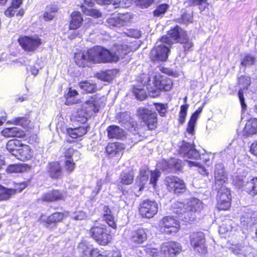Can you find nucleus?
<instances>
[{
    "mask_svg": "<svg viewBox=\"0 0 257 257\" xmlns=\"http://www.w3.org/2000/svg\"><path fill=\"white\" fill-rule=\"evenodd\" d=\"M112 60V55L108 49L96 45L86 51L79 50L75 53L74 61L79 67H89L91 64L107 63Z\"/></svg>",
    "mask_w": 257,
    "mask_h": 257,
    "instance_id": "1",
    "label": "nucleus"
},
{
    "mask_svg": "<svg viewBox=\"0 0 257 257\" xmlns=\"http://www.w3.org/2000/svg\"><path fill=\"white\" fill-rule=\"evenodd\" d=\"M202 208V203L200 200L192 198L186 204L179 202H174L172 205L171 210L180 219L185 222H190L195 219V212L200 211Z\"/></svg>",
    "mask_w": 257,
    "mask_h": 257,
    "instance_id": "2",
    "label": "nucleus"
},
{
    "mask_svg": "<svg viewBox=\"0 0 257 257\" xmlns=\"http://www.w3.org/2000/svg\"><path fill=\"white\" fill-rule=\"evenodd\" d=\"M142 79V83L146 85L149 95L152 97L159 96L162 90H170L173 85L171 79L165 75H155L151 78L143 74Z\"/></svg>",
    "mask_w": 257,
    "mask_h": 257,
    "instance_id": "3",
    "label": "nucleus"
},
{
    "mask_svg": "<svg viewBox=\"0 0 257 257\" xmlns=\"http://www.w3.org/2000/svg\"><path fill=\"white\" fill-rule=\"evenodd\" d=\"M6 149L19 160L27 161L32 158L33 151L31 147L18 139L9 140L6 144Z\"/></svg>",
    "mask_w": 257,
    "mask_h": 257,
    "instance_id": "4",
    "label": "nucleus"
},
{
    "mask_svg": "<svg viewBox=\"0 0 257 257\" xmlns=\"http://www.w3.org/2000/svg\"><path fill=\"white\" fill-rule=\"evenodd\" d=\"M90 236L101 245H106L111 242V230L104 224L92 226L89 230Z\"/></svg>",
    "mask_w": 257,
    "mask_h": 257,
    "instance_id": "5",
    "label": "nucleus"
},
{
    "mask_svg": "<svg viewBox=\"0 0 257 257\" xmlns=\"http://www.w3.org/2000/svg\"><path fill=\"white\" fill-rule=\"evenodd\" d=\"M18 42L22 49L27 53H34L44 43L37 35L36 36H20Z\"/></svg>",
    "mask_w": 257,
    "mask_h": 257,
    "instance_id": "6",
    "label": "nucleus"
},
{
    "mask_svg": "<svg viewBox=\"0 0 257 257\" xmlns=\"http://www.w3.org/2000/svg\"><path fill=\"white\" fill-rule=\"evenodd\" d=\"M67 197L66 191L59 189H52L44 192L40 198L37 199V202L39 203H51L65 200Z\"/></svg>",
    "mask_w": 257,
    "mask_h": 257,
    "instance_id": "7",
    "label": "nucleus"
},
{
    "mask_svg": "<svg viewBox=\"0 0 257 257\" xmlns=\"http://www.w3.org/2000/svg\"><path fill=\"white\" fill-rule=\"evenodd\" d=\"M137 115L149 130H154L157 127V117L155 112L147 108L140 107L137 109Z\"/></svg>",
    "mask_w": 257,
    "mask_h": 257,
    "instance_id": "8",
    "label": "nucleus"
},
{
    "mask_svg": "<svg viewBox=\"0 0 257 257\" xmlns=\"http://www.w3.org/2000/svg\"><path fill=\"white\" fill-rule=\"evenodd\" d=\"M186 32L178 26L171 30L168 33L161 39V43H165L167 45L171 46L174 43L180 42L181 39H185Z\"/></svg>",
    "mask_w": 257,
    "mask_h": 257,
    "instance_id": "9",
    "label": "nucleus"
},
{
    "mask_svg": "<svg viewBox=\"0 0 257 257\" xmlns=\"http://www.w3.org/2000/svg\"><path fill=\"white\" fill-rule=\"evenodd\" d=\"M43 216H41L40 219L43 225L47 228H53L63 222L67 217V213L65 212L55 211L47 216L45 219H42Z\"/></svg>",
    "mask_w": 257,
    "mask_h": 257,
    "instance_id": "10",
    "label": "nucleus"
},
{
    "mask_svg": "<svg viewBox=\"0 0 257 257\" xmlns=\"http://www.w3.org/2000/svg\"><path fill=\"white\" fill-rule=\"evenodd\" d=\"M217 208L219 210H227L231 206V195L230 190L224 186L218 190L216 196Z\"/></svg>",
    "mask_w": 257,
    "mask_h": 257,
    "instance_id": "11",
    "label": "nucleus"
},
{
    "mask_svg": "<svg viewBox=\"0 0 257 257\" xmlns=\"http://www.w3.org/2000/svg\"><path fill=\"white\" fill-rule=\"evenodd\" d=\"M165 43H161V40L157 42L154 48L151 51L150 58L153 61L166 60L169 52V46Z\"/></svg>",
    "mask_w": 257,
    "mask_h": 257,
    "instance_id": "12",
    "label": "nucleus"
},
{
    "mask_svg": "<svg viewBox=\"0 0 257 257\" xmlns=\"http://www.w3.org/2000/svg\"><path fill=\"white\" fill-rule=\"evenodd\" d=\"M100 97L97 94L89 97L84 103L82 107L86 112V114L92 116L97 113L100 108Z\"/></svg>",
    "mask_w": 257,
    "mask_h": 257,
    "instance_id": "13",
    "label": "nucleus"
},
{
    "mask_svg": "<svg viewBox=\"0 0 257 257\" xmlns=\"http://www.w3.org/2000/svg\"><path fill=\"white\" fill-rule=\"evenodd\" d=\"M160 226L167 234L175 233L178 231L180 225L178 220L171 216H165L160 222Z\"/></svg>",
    "mask_w": 257,
    "mask_h": 257,
    "instance_id": "14",
    "label": "nucleus"
},
{
    "mask_svg": "<svg viewBox=\"0 0 257 257\" xmlns=\"http://www.w3.org/2000/svg\"><path fill=\"white\" fill-rule=\"evenodd\" d=\"M158 209V204L154 201L146 200L140 204L139 211L141 215L147 218H151L157 214Z\"/></svg>",
    "mask_w": 257,
    "mask_h": 257,
    "instance_id": "15",
    "label": "nucleus"
},
{
    "mask_svg": "<svg viewBox=\"0 0 257 257\" xmlns=\"http://www.w3.org/2000/svg\"><path fill=\"white\" fill-rule=\"evenodd\" d=\"M88 128L89 125H88L74 128H67L66 134L72 140H66V142L71 144L77 141H81L82 137L87 133Z\"/></svg>",
    "mask_w": 257,
    "mask_h": 257,
    "instance_id": "16",
    "label": "nucleus"
},
{
    "mask_svg": "<svg viewBox=\"0 0 257 257\" xmlns=\"http://www.w3.org/2000/svg\"><path fill=\"white\" fill-rule=\"evenodd\" d=\"M191 245L194 250L199 253H204L206 252L205 239L203 233L195 232L190 236Z\"/></svg>",
    "mask_w": 257,
    "mask_h": 257,
    "instance_id": "17",
    "label": "nucleus"
},
{
    "mask_svg": "<svg viewBox=\"0 0 257 257\" xmlns=\"http://www.w3.org/2000/svg\"><path fill=\"white\" fill-rule=\"evenodd\" d=\"M47 174L49 178L58 180L63 178V168L59 161H51L47 166Z\"/></svg>",
    "mask_w": 257,
    "mask_h": 257,
    "instance_id": "18",
    "label": "nucleus"
},
{
    "mask_svg": "<svg viewBox=\"0 0 257 257\" xmlns=\"http://www.w3.org/2000/svg\"><path fill=\"white\" fill-rule=\"evenodd\" d=\"M182 247L179 243L175 241L165 242L161 247L160 251L164 255L174 257L180 253Z\"/></svg>",
    "mask_w": 257,
    "mask_h": 257,
    "instance_id": "19",
    "label": "nucleus"
},
{
    "mask_svg": "<svg viewBox=\"0 0 257 257\" xmlns=\"http://www.w3.org/2000/svg\"><path fill=\"white\" fill-rule=\"evenodd\" d=\"M166 182L168 190L175 193H180L186 187L184 181L177 177L168 176L166 178Z\"/></svg>",
    "mask_w": 257,
    "mask_h": 257,
    "instance_id": "20",
    "label": "nucleus"
},
{
    "mask_svg": "<svg viewBox=\"0 0 257 257\" xmlns=\"http://www.w3.org/2000/svg\"><path fill=\"white\" fill-rule=\"evenodd\" d=\"M1 135L5 138H24L26 136L25 132L19 127L16 126L5 127L1 132Z\"/></svg>",
    "mask_w": 257,
    "mask_h": 257,
    "instance_id": "21",
    "label": "nucleus"
},
{
    "mask_svg": "<svg viewBox=\"0 0 257 257\" xmlns=\"http://www.w3.org/2000/svg\"><path fill=\"white\" fill-rule=\"evenodd\" d=\"M180 154L185 158L197 160L200 157L199 152L194 148L192 144L188 143H184L180 148Z\"/></svg>",
    "mask_w": 257,
    "mask_h": 257,
    "instance_id": "22",
    "label": "nucleus"
},
{
    "mask_svg": "<svg viewBox=\"0 0 257 257\" xmlns=\"http://www.w3.org/2000/svg\"><path fill=\"white\" fill-rule=\"evenodd\" d=\"M13 123L17 125L21 126L27 131H30L34 127L33 123L31 121L30 115L29 114H26L24 116L15 117L13 120Z\"/></svg>",
    "mask_w": 257,
    "mask_h": 257,
    "instance_id": "23",
    "label": "nucleus"
},
{
    "mask_svg": "<svg viewBox=\"0 0 257 257\" xmlns=\"http://www.w3.org/2000/svg\"><path fill=\"white\" fill-rule=\"evenodd\" d=\"M150 170L148 168H142L140 171V174L138 176L135 186V189L138 190L139 192L142 191L145 185L147 183L150 176Z\"/></svg>",
    "mask_w": 257,
    "mask_h": 257,
    "instance_id": "24",
    "label": "nucleus"
},
{
    "mask_svg": "<svg viewBox=\"0 0 257 257\" xmlns=\"http://www.w3.org/2000/svg\"><path fill=\"white\" fill-rule=\"evenodd\" d=\"M163 166L161 164L158 165V168L162 169L164 171L170 172L171 170H179L181 168V161L178 159L173 158L167 162L166 160L162 161Z\"/></svg>",
    "mask_w": 257,
    "mask_h": 257,
    "instance_id": "25",
    "label": "nucleus"
},
{
    "mask_svg": "<svg viewBox=\"0 0 257 257\" xmlns=\"http://www.w3.org/2000/svg\"><path fill=\"white\" fill-rule=\"evenodd\" d=\"M215 183L218 186L225 183L227 180V176L221 164L216 165L214 170Z\"/></svg>",
    "mask_w": 257,
    "mask_h": 257,
    "instance_id": "26",
    "label": "nucleus"
},
{
    "mask_svg": "<svg viewBox=\"0 0 257 257\" xmlns=\"http://www.w3.org/2000/svg\"><path fill=\"white\" fill-rule=\"evenodd\" d=\"M78 86L83 94L93 93L98 90L97 83L88 80L80 81L78 83Z\"/></svg>",
    "mask_w": 257,
    "mask_h": 257,
    "instance_id": "27",
    "label": "nucleus"
},
{
    "mask_svg": "<svg viewBox=\"0 0 257 257\" xmlns=\"http://www.w3.org/2000/svg\"><path fill=\"white\" fill-rule=\"evenodd\" d=\"M70 17L69 29L74 30L80 28L83 21L81 13L78 11H74L71 14Z\"/></svg>",
    "mask_w": 257,
    "mask_h": 257,
    "instance_id": "28",
    "label": "nucleus"
},
{
    "mask_svg": "<svg viewBox=\"0 0 257 257\" xmlns=\"http://www.w3.org/2000/svg\"><path fill=\"white\" fill-rule=\"evenodd\" d=\"M147 239L146 232L144 229L140 228L134 231L131 237V242L136 244H140Z\"/></svg>",
    "mask_w": 257,
    "mask_h": 257,
    "instance_id": "29",
    "label": "nucleus"
},
{
    "mask_svg": "<svg viewBox=\"0 0 257 257\" xmlns=\"http://www.w3.org/2000/svg\"><path fill=\"white\" fill-rule=\"evenodd\" d=\"M257 133V118H253L248 120L243 130V135L245 136Z\"/></svg>",
    "mask_w": 257,
    "mask_h": 257,
    "instance_id": "30",
    "label": "nucleus"
},
{
    "mask_svg": "<svg viewBox=\"0 0 257 257\" xmlns=\"http://www.w3.org/2000/svg\"><path fill=\"white\" fill-rule=\"evenodd\" d=\"M58 7L54 4L48 5L43 13V18L45 21H50L54 19L58 11Z\"/></svg>",
    "mask_w": 257,
    "mask_h": 257,
    "instance_id": "31",
    "label": "nucleus"
},
{
    "mask_svg": "<svg viewBox=\"0 0 257 257\" xmlns=\"http://www.w3.org/2000/svg\"><path fill=\"white\" fill-rule=\"evenodd\" d=\"M113 26H121L128 22L132 17L130 14H122L113 13Z\"/></svg>",
    "mask_w": 257,
    "mask_h": 257,
    "instance_id": "32",
    "label": "nucleus"
},
{
    "mask_svg": "<svg viewBox=\"0 0 257 257\" xmlns=\"http://www.w3.org/2000/svg\"><path fill=\"white\" fill-rule=\"evenodd\" d=\"M78 94V92L76 90L73 89L71 87H69L67 92L64 94L65 104L66 105H71L78 103L79 99L75 98Z\"/></svg>",
    "mask_w": 257,
    "mask_h": 257,
    "instance_id": "33",
    "label": "nucleus"
},
{
    "mask_svg": "<svg viewBox=\"0 0 257 257\" xmlns=\"http://www.w3.org/2000/svg\"><path fill=\"white\" fill-rule=\"evenodd\" d=\"M244 190L251 196L257 194V177L253 178L243 186Z\"/></svg>",
    "mask_w": 257,
    "mask_h": 257,
    "instance_id": "34",
    "label": "nucleus"
},
{
    "mask_svg": "<svg viewBox=\"0 0 257 257\" xmlns=\"http://www.w3.org/2000/svg\"><path fill=\"white\" fill-rule=\"evenodd\" d=\"M90 117L91 116L86 114L85 110L81 107L77 110L74 119L75 121L84 124L87 121L88 118Z\"/></svg>",
    "mask_w": 257,
    "mask_h": 257,
    "instance_id": "35",
    "label": "nucleus"
},
{
    "mask_svg": "<svg viewBox=\"0 0 257 257\" xmlns=\"http://www.w3.org/2000/svg\"><path fill=\"white\" fill-rule=\"evenodd\" d=\"M186 4L190 7L198 6V8L201 12H202L207 8L208 7V3L207 0H188L186 1Z\"/></svg>",
    "mask_w": 257,
    "mask_h": 257,
    "instance_id": "36",
    "label": "nucleus"
},
{
    "mask_svg": "<svg viewBox=\"0 0 257 257\" xmlns=\"http://www.w3.org/2000/svg\"><path fill=\"white\" fill-rule=\"evenodd\" d=\"M115 49L117 50V52L113 53V62H117L119 59V57L116 54V53L119 54V51L120 50V57L123 58V56L128 53L131 49L126 45H122L115 46Z\"/></svg>",
    "mask_w": 257,
    "mask_h": 257,
    "instance_id": "37",
    "label": "nucleus"
},
{
    "mask_svg": "<svg viewBox=\"0 0 257 257\" xmlns=\"http://www.w3.org/2000/svg\"><path fill=\"white\" fill-rule=\"evenodd\" d=\"M29 183V180L18 183L14 182V188H10L12 191H11L12 196L16 194V193L22 192L28 186Z\"/></svg>",
    "mask_w": 257,
    "mask_h": 257,
    "instance_id": "38",
    "label": "nucleus"
},
{
    "mask_svg": "<svg viewBox=\"0 0 257 257\" xmlns=\"http://www.w3.org/2000/svg\"><path fill=\"white\" fill-rule=\"evenodd\" d=\"M134 180V174L130 171L127 172L123 171L121 173L120 176V182L124 185H129L131 184Z\"/></svg>",
    "mask_w": 257,
    "mask_h": 257,
    "instance_id": "39",
    "label": "nucleus"
},
{
    "mask_svg": "<svg viewBox=\"0 0 257 257\" xmlns=\"http://www.w3.org/2000/svg\"><path fill=\"white\" fill-rule=\"evenodd\" d=\"M133 92L136 98L140 100L145 99L147 96V92L144 88L141 86H134Z\"/></svg>",
    "mask_w": 257,
    "mask_h": 257,
    "instance_id": "40",
    "label": "nucleus"
},
{
    "mask_svg": "<svg viewBox=\"0 0 257 257\" xmlns=\"http://www.w3.org/2000/svg\"><path fill=\"white\" fill-rule=\"evenodd\" d=\"M124 149L123 145L119 143H113V157L116 158L115 160L118 161L123 154Z\"/></svg>",
    "mask_w": 257,
    "mask_h": 257,
    "instance_id": "41",
    "label": "nucleus"
},
{
    "mask_svg": "<svg viewBox=\"0 0 257 257\" xmlns=\"http://www.w3.org/2000/svg\"><path fill=\"white\" fill-rule=\"evenodd\" d=\"M11 191L10 188L0 184V201L8 200L12 196Z\"/></svg>",
    "mask_w": 257,
    "mask_h": 257,
    "instance_id": "42",
    "label": "nucleus"
},
{
    "mask_svg": "<svg viewBox=\"0 0 257 257\" xmlns=\"http://www.w3.org/2000/svg\"><path fill=\"white\" fill-rule=\"evenodd\" d=\"M64 171L70 174L73 172L76 168V163L73 159H66L64 162Z\"/></svg>",
    "mask_w": 257,
    "mask_h": 257,
    "instance_id": "43",
    "label": "nucleus"
},
{
    "mask_svg": "<svg viewBox=\"0 0 257 257\" xmlns=\"http://www.w3.org/2000/svg\"><path fill=\"white\" fill-rule=\"evenodd\" d=\"M27 168H29L26 165L13 164L9 166L8 171L10 173H21L26 170Z\"/></svg>",
    "mask_w": 257,
    "mask_h": 257,
    "instance_id": "44",
    "label": "nucleus"
},
{
    "mask_svg": "<svg viewBox=\"0 0 257 257\" xmlns=\"http://www.w3.org/2000/svg\"><path fill=\"white\" fill-rule=\"evenodd\" d=\"M83 14L86 16H90L94 19H98L101 17V13L97 9H89L83 10Z\"/></svg>",
    "mask_w": 257,
    "mask_h": 257,
    "instance_id": "45",
    "label": "nucleus"
},
{
    "mask_svg": "<svg viewBox=\"0 0 257 257\" xmlns=\"http://www.w3.org/2000/svg\"><path fill=\"white\" fill-rule=\"evenodd\" d=\"M149 174L150 176V183L155 188L157 181L161 176V172L158 169H156L154 171H150V174Z\"/></svg>",
    "mask_w": 257,
    "mask_h": 257,
    "instance_id": "46",
    "label": "nucleus"
},
{
    "mask_svg": "<svg viewBox=\"0 0 257 257\" xmlns=\"http://www.w3.org/2000/svg\"><path fill=\"white\" fill-rule=\"evenodd\" d=\"M95 76L99 79L103 81H110L112 78L111 74L106 71L98 72L95 74Z\"/></svg>",
    "mask_w": 257,
    "mask_h": 257,
    "instance_id": "47",
    "label": "nucleus"
},
{
    "mask_svg": "<svg viewBox=\"0 0 257 257\" xmlns=\"http://www.w3.org/2000/svg\"><path fill=\"white\" fill-rule=\"evenodd\" d=\"M179 22L184 24H187L193 22L192 13H185L183 14L179 19Z\"/></svg>",
    "mask_w": 257,
    "mask_h": 257,
    "instance_id": "48",
    "label": "nucleus"
},
{
    "mask_svg": "<svg viewBox=\"0 0 257 257\" xmlns=\"http://www.w3.org/2000/svg\"><path fill=\"white\" fill-rule=\"evenodd\" d=\"M187 162L190 167H196L200 169L199 172L201 174L206 175L207 174L206 169L200 163L192 161H188Z\"/></svg>",
    "mask_w": 257,
    "mask_h": 257,
    "instance_id": "49",
    "label": "nucleus"
},
{
    "mask_svg": "<svg viewBox=\"0 0 257 257\" xmlns=\"http://www.w3.org/2000/svg\"><path fill=\"white\" fill-rule=\"evenodd\" d=\"M169 6L166 4H163L159 6L154 12L155 16H160L164 15L168 9Z\"/></svg>",
    "mask_w": 257,
    "mask_h": 257,
    "instance_id": "50",
    "label": "nucleus"
},
{
    "mask_svg": "<svg viewBox=\"0 0 257 257\" xmlns=\"http://www.w3.org/2000/svg\"><path fill=\"white\" fill-rule=\"evenodd\" d=\"M255 61V58L250 55H247L245 56L241 62V65L243 66H246L253 65Z\"/></svg>",
    "mask_w": 257,
    "mask_h": 257,
    "instance_id": "51",
    "label": "nucleus"
},
{
    "mask_svg": "<svg viewBox=\"0 0 257 257\" xmlns=\"http://www.w3.org/2000/svg\"><path fill=\"white\" fill-rule=\"evenodd\" d=\"M189 105L188 104L183 105L181 106V110L179 113V122L181 123L184 122L187 115V111Z\"/></svg>",
    "mask_w": 257,
    "mask_h": 257,
    "instance_id": "52",
    "label": "nucleus"
},
{
    "mask_svg": "<svg viewBox=\"0 0 257 257\" xmlns=\"http://www.w3.org/2000/svg\"><path fill=\"white\" fill-rule=\"evenodd\" d=\"M125 135V132L123 129L113 125V138L122 139Z\"/></svg>",
    "mask_w": 257,
    "mask_h": 257,
    "instance_id": "53",
    "label": "nucleus"
},
{
    "mask_svg": "<svg viewBox=\"0 0 257 257\" xmlns=\"http://www.w3.org/2000/svg\"><path fill=\"white\" fill-rule=\"evenodd\" d=\"M234 254L238 255V257H245L247 252H246V247L244 246L235 247L233 250Z\"/></svg>",
    "mask_w": 257,
    "mask_h": 257,
    "instance_id": "54",
    "label": "nucleus"
},
{
    "mask_svg": "<svg viewBox=\"0 0 257 257\" xmlns=\"http://www.w3.org/2000/svg\"><path fill=\"white\" fill-rule=\"evenodd\" d=\"M116 119L119 122L125 124L130 120V116L128 112H123L117 115Z\"/></svg>",
    "mask_w": 257,
    "mask_h": 257,
    "instance_id": "55",
    "label": "nucleus"
},
{
    "mask_svg": "<svg viewBox=\"0 0 257 257\" xmlns=\"http://www.w3.org/2000/svg\"><path fill=\"white\" fill-rule=\"evenodd\" d=\"M238 83L242 85L244 88H247L251 83L250 78L246 76H241L238 79Z\"/></svg>",
    "mask_w": 257,
    "mask_h": 257,
    "instance_id": "56",
    "label": "nucleus"
},
{
    "mask_svg": "<svg viewBox=\"0 0 257 257\" xmlns=\"http://www.w3.org/2000/svg\"><path fill=\"white\" fill-rule=\"evenodd\" d=\"M196 121V120H195V118L193 117V118H190L188 123V126L186 129L187 133L191 136H193L195 134L194 126Z\"/></svg>",
    "mask_w": 257,
    "mask_h": 257,
    "instance_id": "57",
    "label": "nucleus"
},
{
    "mask_svg": "<svg viewBox=\"0 0 257 257\" xmlns=\"http://www.w3.org/2000/svg\"><path fill=\"white\" fill-rule=\"evenodd\" d=\"M145 251L147 254L153 257L157 256L159 254L158 249L151 245L146 246Z\"/></svg>",
    "mask_w": 257,
    "mask_h": 257,
    "instance_id": "58",
    "label": "nucleus"
},
{
    "mask_svg": "<svg viewBox=\"0 0 257 257\" xmlns=\"http://www.w3.org/2000/svg\"><path fill=\"white\" fill-rule=\"evenodd\" d=\"M25 140H27V142L29 144L34 146L38 145L39 143V140L38 135L35 134H31Z\"/></svg>",
    "mask_w": 257,
    "mask_h": 257,
    "instance_id": "59",
    "label": "nucleus"
},
{
    "mask_svg": "<svg viewBox=\"0 0 257 257\" xmlns=\"http://www.w3.org/2000/svg\"><path fill=\"white\" fill-rule=\"evenodd\" d=\"M156 110L158 111L160 115L164 116L167 112V106L166 104L156 103L155 104Z\"/></svg>",
    "mask_w": 257,
    "mask_h": 257,
    "instance_id": "60",
    "label": "nucleus"
},
{
    "mask_svg": "<svg viewBox=\"0 0 257 257\" xmlns=\"http://www.w3.org/2000/svg\"><path fill=\"white\" fill-rule=\"evenodd\" d=\"M76 151V150H74L72 146H71L65 150L63 153L64 157L66 159H73L72 157L74 153Z\"/></svg>",
    "mask_w": 257,
    "mask_h": 257,
    "instance_id": "61",
    "label": "nucleus"
},
{
    "mask_svg": "<svg viewBox=\"0 0 257 257\" xmlns=\"http://www.w3.org/2000/svg\"><path fill=\"white\" fill-rule=\"evenodd\" d=\"M185 39H181L180 43L184 44V48L185 51L189 50L193 46V43L188 39L186 33H185Z\"/></svg>",
    "mask_w": 257,
    "mask_h": 257,
    "instance_id": "62",
    "label": "nucleus"
},
{
    "mask_svg": "<svg viewBox=\"0 0 257 257\" xmlns=\"http://www.w3.org/2000/svg\"><path fill=\"white\" fill-rule=\"evenodd\" d=\"M154 0H136L137 4L142 8H147L150 7Z\"/></svg>",
    "mask_w": 257,
    "mask_h": 257,
    "instance_id": "63",
    "label": "nucleus"
},
{
    "mask_svg": "<svg viewBox=\"0 0 257 257\" xmlns=\"http://www.w3.org/2000/svg\"><path fill=\"white\" fill-rule=\"evenodd\" d=\"M124 34L128 37L138 38L141 36V33L138 30L131 29L127 30Z\"/></svg>",
    "mask_w": 257,
    "mask_h": 257,
    "instance_id": "64",
    "label": "nucleus"
}]
</instances>
